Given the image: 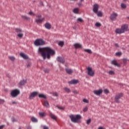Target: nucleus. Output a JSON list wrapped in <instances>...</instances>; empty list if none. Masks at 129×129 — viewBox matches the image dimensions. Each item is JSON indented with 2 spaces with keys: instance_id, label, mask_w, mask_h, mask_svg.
<instances>
[{
  "instance_id": "f257e3e1",
  "label": "nucleus",
  "mask_w": 129,
  "mask_h": 129,
  "mask_svg": "<svg viewBox=\"0 0 129 129\" xmlns=\"http://www.w3.org/2000/svg\"><path fill=\"white\" fill-rule=\"evenodd\" d=\"M38 53L41 54L42 57L45 60L46 58L50 59L51 58V55H54L55 51L50 47L39 48L38 49Z\"/></svg>"
},
{
  "instance_id": "2f4dec72",
  "label": "nucleus",
  "mask_w": 129,
  "mask_h": 129,
  "mask_svg": "<svg viewBox=\"0 0 129 129\" xmlns=\"http://www.w3.org/2000/svg\"><path fill=\"white\" fill-rule=\"evenodd\" d=\"M22 19H23V20H30V18L26 16H22Z\"/></svg>"
},
{
  "instance_id": "0eeeda50",
  "label": "nucleus",
  "mask_w": 129,
  "mask_h": 129,
  "mask_svg": "<svg viewBox=\"0 0 129 129\" xmlns=\"http://www.w3.org/2000/svg\"><path fill=\"white\" fill-rule=\"evenodd\" d=\"M43 21H44V18H42L41 15H38L36 16L35 22L37 24H41Z\"/></svg>"
},
{
  "instance_id": "6e6d98bb",
  "label": "nucleus",
  "mask_w": 129,
  "mask_h": 129,
  "mask_svg": "<svg viewBox=\"0 0 129 129\" xmlns=\"http://www.w3.org/2000/svg\"><path fill=\"white\" fill-rule=\"evenodd\" d=\"M2 102H5V100H1V103H2Z\"/></svg>"
},
{
  "instance_id": "de8ad7c7",
  "label": "nucleus",
  "mask_w": 129,
  "mask_h": 129,
  "mask_svg": "<svg viewBox=\"0 0 129 129\" xmlns=\"http://www.w3.org/2000/svg\"><path fill=\"white\" fill-rule=\"evenodd\" d=\"M29 14L31 16H32V15H33V16H35V14H34V13L30 11L29 13Z\"/></svg>"
},
{
  "instance_id": "423d86ee",
  "label": "nucleus",
  "mask_w": 129,
  "mask_h": 129,
  "mask_svg": "<svg viewBox=\"0 0 129 129\" xmlns=\"http://www.w3.org/2000/svg\"><path fill=\"white\" fill-rule=\"evenodd\" d=\"M123 94H122V93H120L117 95H116L115 97V102H116V103H119L120 101H119V99H120V98H121V97H122Z\"/></svg>"
},
{
  "instance_id": "f704fd0d",
  "label": "nucleus",
  "mask_w": 129,
  "mask_h": 129,
  "mask_svg": "<svg viewBox=\"0 0 129 129\" xmlns=\"http://www.w3.org/2000/svg\"><path fill=\"white\" fill-rule=\"evenodd\" d=\"M83 102H84L85 103H89V101H88V100H87V99H84L83 100Z\"/></svg>"
},
{
  "instance_id": "a878e982",
  "label": "nucleus",
  "mask_w": 129,
  "mask_h": 129,
  "mask_svg": "<svg viewBox=\"0 0 129 129\" xmlns=\"http://www.w3.org/2000/svg\"><path fill=\"white\" fill-rule=\"evenodd\" d=\"M97 14L98 17H102V15H103V13H102V12L101 11H99L97 12Z\"/></svg>"
},
{
  "instance_id": "aec40b11",
  "label": "nucleus",
  "mask_w": 129,
  "mask_h": 129,
  "mask_svg": "<svg viewBox=\"0 0 129 129\" xmlns=\"http://www.w3.org/2000/svg\"><path fill=\"white\" fill-rule=\"evenodd\" d=\"M66 73L70 75L73 73V70H71V69L66 68Z\"/></svg>"
},
{
  "instance_id": "5701e85b",
  "label": "nucleus",
  "mask_w": 129,
  "mask_h": 129,
  "mask_svg": "<svg viewBox=\"0 0 129 129\" xmlns=\"http://www.w3.org/2000/svg\"><path fill=\"white\" fill-rule=\"evenodd\" d=\"M49 115L50 117L52 118V119H54V120H57V117H56V116H55V115L52 114V113H50Z\"/></svg>"
},
{
  "instance_id": "37998d69",
  "label": "nucleus",
  "mask_w": 129,
  "mask_h": 129,
  "mask_svg": "<svg viewBox=\"0 0 129 129\" xmlns=\"http://www.w3.org/2000/svg\"><path fill=\"white\" fill-rule=\"evenodd\" d=\"M44 71L45 73H49V70L48 69H45L44 70Z\"/></svg>"
},
{
  "instance_id": "a211bd4d",
  "label": "nucleus",
  "mask_w": 129,
  "mask_h": 129,
  "mask_svg": "<svg viewBox=\"0 0 129 129\" xmlns=\"http://www.w3.org/2000/svg\"><path fill=\"white\" fill-rule=\"evenodd\" d=\"M20 56L21 57H22V58H23V59H29V57L28 56V55L23 52L20 53Z\"/></svg>"
},
{
  "instance_id": "412c9836",
  "label": "nucleus",
  "mask_w": 129,
  "mask_h": 129,
  "mask_svg": "<svg viewBox=\"0 0 129 129\" xmlns=\"http://www.w3.org/2000/svg\"><path fill=\"white\" fill-rule=\"evenodd\" d=\"M45 27L46 29H47V30H50L51 29L52 26L49 23H46L45 24Z\"/></svg>"
},
{
  "instance_id": "f03ea898",
  "label": "nucleus",
  "mask_w": 129,
  "mask_h": 129,
  "mask_svg": "<svg viewBox=\"0 0 129 129\" xmlns=\"http://www.w3.org/2000/svg\"><path fill=\"white\" fill-rule=\"evenodd\" d=\"M71 121L75 123L79 122L80 119H81V115H70Z\"/></svg>"
},
{
  "instance_id": "20e7f679",
  "label": "nucleus",
  "mask_w": 129,
  "mask_h": 129,
  "mask_svg": "<svg viewBox=\"0 0 129 129\" xmlns=\"http://www.w3.org/2000/svg\"><path fill=\"white\" fill-rule=\"evenodd\" d=\"M34 45H35V46H42L43 45H45V41L43 39H36L34 41Z\"/></svg>"
},
{
  "instance_id": "a19ab883",
  "label": "nucleus",
  "mask_w": 129,
  "mask_h": 129,
  "mask_svg": "<svg viewBox=\"0 0 129 129\" xmlns=\"http://www.w3.org/2000/svg\"><path fill=\"white\" fill-rule=\"evenodd\" d=\"M45 113L44 112H39V115H40V116H44Z\"/></svg>"
},
{
  "instance_id": "4c0bfd02",
  "label": "nucleus",
  "mask_w": 129,
  "mask_h": 129,
  "mask_svg": "<svg viewBox=\"0 0 129 129\" xmlns=\"http://www.w3.org/2000/svg\"><path fill=\"white\" fill-rule=\"evenodd\" d=\"M104 93H106V94H107V93H109V91L108 89H105L104 90Z\"/></svg>"
},
{
  "instance_id": "7c9ffc66",
  "label": "nucleus",
  "mask_w": 129,
  "mask_h": 129,
  "mask_svg": "<svg viewBox=\"0 0 129 129\" xmlns=\"http://www.w3.org/2000/svg\"><path fill=\"white\" fill-rule=\"evenodd\" d=\"M58 45L59 46H60V47H63V46L64 45V42L63 41H59L58 43Z\"/></svg>"
},
{
  "instance_id": "3c124183",
  "label": "nucleus",
  "mask_w": 129,
  "mask_h": 129,
  "mask_svg": "<svg viewBox=\"0 0 129 129\" xmlns=\"http://www.w3.org/2000/svg\"><path fill=\"white\" fill-rule=\"evenodd\" d=\"M78 5L79 7H82V4H81V3H79Z\"/></svg>"
},
{
  "instance_id": "72a5a7b5",
  "label": "nucleus",
  "mask_w": 129,
  "mask_h": 129,
  "mask_svg": "<svg viewBox=\"0 0 129 129\" xmlns=\"http://www.w3.org/2000/svg\"><path fill=\"white\" fill-rule=\"evenodd\" d=\"M9 59H10L11 61H15V60H16V58L14 56H9Z\"/></svg>"
},
{
  "instance_id": "9d476101",
  "label": "nucleus",
  "mask_w": 129,
  "mask_h": 129,
  "mask_svg": "<svg viewBox=\"0 0 129 129\" xmlns=\"http://www.w3.org/2000/svg\"><path fill=\"white\" fill-rule=\"evenodd\" d=\"M38 92H33L31 93L29 97V99H33L35 96H37L38 94Z\"/></svg>"
},
{
  "instance_id": "6e6552de",
  "label": "nucleus",
  "mask_w": 129,
  "mask_h": 129,
  "mask_svg": "<svg viewBox=\"0 0 129 129\" xmlns=\"http://www.w3.org/2000/svg\"><path fill=\"white\" fill-rule=\"evenodd\" d=\"M88 75H89V76H91L92 77L94 76V71L92 70V68H88Z\"/></svg>"
},
{
  "instance_id": "79ce46f5",
  "label": "nucleus",
  "mask_w": 129,
  "mask_h": 129,
  "mask_svg": "<svg viewBox=\"0 0 129 129\" xmlns=\"http://www.w3.org/2000/svg\"><path fill=\"white\" fill-rule=\"evenodd\" d=\"M11 120H12V121H13V122H15V121H17V120L14 117H12L11 118Z\"/></svg>"
},
{
  "instance_id": "4468645a",
  "label": "nucleus",
  "mask_w": 129,
  "mask_h": 129,
  "mask_svg": "<svg viewBox=\"0 0 129 129\" xmlns=\"http://www.w3.org/2000/svg\"><path fill=\"white\" fill-rule=\"evenodd\" d=\"M77 83H79V81L78 80L73 79L69 82V84L75 85L77 84Z\"/></svg>"
},
{
  "instance_id": "f3484780",
  "label": "nucleus",
  "mask_w": 129,
  "mask_h": 129,
  "mask_svg": "<svg viewBox=\"0 0 129 129\" xmlns=\"http://www.w3.org/2000/svg\"><path fill=\"white\" fill-rule=\"evenodd\" d=\"M75 49H80V48H82V45L80 43H76L74 45Z\"/></svg>"
},
{
  "instance_id": "c9c22d12",
  "label": "nucleus",
  "mask_w": 129,
  "mask_h": 129,
  "mask_svg": "<svg viewBox=\"0 0 129 129\" xmlns=\"http://www.w3.org/2000/svg\"><path fill=\"white\" fill-rule=\"evenodd\" d=\"M64 90H65V91H66V92H68V93H69V92H70V89H69L68 88H64Z\"/></svg>"
},
{
  "instance_id": "e433bc0d",
  "label": "nucleus",
  "mask_w": 129,
  "mask_h": 129,
  "mask_svg": "<svg viewBox=\"0 0 129 129\" xmlns=\"http://www.w3.org/2000/svg\"><path fill=\"white\" fill-rule=\"evenodd\" d=\"M109 75H114V72L113 71H110L109 72Z\"/></svg>"
},
{
  "instance_id": "39448f33",
  "label": "nucleus",
  "mask_w": 129,
  "mask_h": 129,
  "mask_svg": "<svg viewBox=\"0 0 129 129\" xmlns=\"http://www.w3.org/2000/svg\"><path fill=\"white\" fill-rule=\"evenodd\" d=\"M20 90H18V89H15L13 90L11 92V96H12V97H17V96L18 95H19V94H20Z\"/></svg>"
},
{
  "instance_id": "9b49d317",
  "label": "nucleus",
  "mask_w": 129,
  "mask_h": 129,
  "mask_svg": "<svg viewBox=\"0 0 129 129\" xmlns=\"http://www.w3.org/2000/svg\"><path fill=\"white\" fill-rule=\"evenodd\" d=\"M117 16H118L117 13H113L111 14L110 19V20H111V21H115V20H116V17H117Z\"/></svg>"
},
{
  "instance_id": "7ed1b4c3",
  "label": "nucleus",
  "mask_w": 129,
  "mask_h": 129,
  "mask_svg": "<svg viewBox=\"0 0 129 129\" xmlns=\"http://www.w3.org/2000/svg\"><path fill=\"white\" fill-rule=\"evenodd\" d=\"M15 31L18 34V35H17L18 37L19 38H20V39H22V38H23V37L24 36V33H23L24 31L22 30V29H21L20 28H16Z\"/></svg>"
},
{
  "instance_id": "473e14b6",
  "label": "nucleus",
  "mask_w": 129,
  "mask_h": 129,
  "mask_svg": "<svg viewBox=\"0 0 129 129\" xmlns=\"http://www.w3.org/2000/svg\"><path fill=\"white\" fill-rule=\"evenodd\" d=\"M44 103L46 107H50V105H49V103L48 102V101H45Z\"/></svg>"
},
{
  "instance_id": "a18cd8bd",
  "label": "nucleus",
  "mask_w": 129,
  "mask_h": 129,
  "mask_svg": "<svg viewBox=\"0 0 129 129\" xmlns=\"http://www.w3.org/2000/svg\"><path fill=\"white\" fill-rule=\"evenodd\" d=\"M78 22H83V20L82 19V18H78Z\"/></svg>"
},
{
  "instance_id": "864d4df0",
  "label": "nucleus",
  "mask_w": 129,
  "mask_h": 129,
  "mask_svg": "<svg viewBox=\"0 0 129 129\" xmlns=\"http://www.w3.org/2000/svg\"><path fill=\"white\" fill-rule=\"evenodd\" d=\"M98 129H105V128H104L103 127L100 126V127H99Z\"/></svg>"
},
{
  "instance_id": "2eb2a0df",
  "label": "nucleus",
  "mask_w": 129,
  "mask_h": 129,
  "mask_svg": "<svg viewBox=\"0 0 129 129\" xmlns=\"http://www.w3.org/2000/svg\"><path fill=\"white\" fill-rule=\"evenodd\" d=\"M57 61H58V62H60V63H64L65 62V59H64V58L60 57V56H58L56 58Z\"/></svg>"
},
{
  "instance_id": "cd10ccee",
  "label": "nucleus",
  "mask_w": 129,
  "mask_h": 129,
  "mask_svg": "<svg viewBox=\"0 0 129 129\" xmlns=\"http://www.w3.org/2000/svg\"><path fill=\"white\" fill-rule=\"evenodd\" d=\"M84 51L86 52L87 53H88L89 54H92V51L89 49H84Z\"/></svg>"
},
{
  "instance_id": "ddd939ff",
  "label": "nucleus",
  "mask_w": 129,
  "mask_h": 129,
  "mask_svg": "<svg viewBox=\"0 0 129 129\" xmlns=\"http://www.w3.org/2000/svg\"><path fill=\"white\" fill-rule=\"evenodd\" d=\"M102 92H103V91L102 90V89H99L98 90H95L93 92L94 94H95L96 95H98V96L100 95V94H102Z\"/></svg>"
},
{
  "instance_id": "ea45409f",
  "label": "nucleus",
  "mask_w": 129,
  "mask_h": 129,
  "mask_svg": "<svg viewBox=\"0 0 129 129\" xmlns=\"http://www.w3.org/2000/svg\"><path fill=\"white\" fill-rule=\"evenodd\" d=\"M91 122V119H89L87 120V124H89Z\"/></svg>"
},
{
  "instance_id": "0e129e2a",
  "label": "nucleus",
  "mask_w": 129,
  "mask_h": 129,
  "mask_svg": "<svg viewBox=\"0 0 129 129\" xmlns=\"http://www.w3.org/2000/svg\"><path fill=\"white\" fill-rule=\"evenodd\" d=\"M123 1H124V2H126V1H127V0H123Z\"/></svg>"
},
{
  "instance_id": "c756f323",
  "label": "nucleus",
  "mask_w": 129,
  "mask_h": 129,
  "mask_svg": "<svg viewBox=\"0 0 129 129\" xmlns=\"http://www.w3.org/2000/svg\"><path fill=\"white\" fill-rule=\"evenodd\" d=\"M95 26H96V27H97V28H99V27H101V23L96 22Z\"/></svg>"
},
{
  "instance_id": "c03bdc74",
  "label": "nucleus",
  "mask_w": 129,
  "mask_h": 129,
  "mask_svg": "<svg viewBox=\"0 0 129 129\" xmlns=\"http://www.w3.org/2000/svg\"><path fill=\"white\" fill-rule=\"evenodd\" d=\"M87 110H88V108H87V107H86L84 109H83V111L84 112H86V111H87Z\"/></svg>"
},
{
  "instance_id": "052dcab7",
  "label": "nucleus",
  "mask_w": 129,
  "mask_h": 129,
  "mask_svg": "<svg viewBox=\"0 0 129 129\" xmlns=\"http://www.w3.org/2000/svg\"><path fill=\"white\" fill-rule=\"evenodd\" d=\"M40 5H41V6H43V2H41V3H40Z\"/></svg>"
},
{
  "instance_id": "09e8293b",
  "label": "nucleus",
  "mask_w": 129,
  "mask_h": 129,
  "mask_svg": "<svg viewBox=\"0 0 129 129\" xmlns=\"http://www.w3.org/2000/svg\"><path fill=\"white\" fill-rule=\"evenodd\" d=\"M53 95L54 96H58V93H54L53 94Z\"/></svg>"
},
{
  "instance_id": "680f3d73",
  "label": "nucleus",
  "mask_w": 129,
  "mask_h": 129,
  "mask_svg": "<svg viewBox=\"0 0 129 129\" xmlns=\"http://www.w3.org/2000/svg\"><path fill=\"white\" fill-rule=\"evenodd\" d=\"M127 19H128V20H129V16L127 17Z\"/></svg>"
},
{
  "instance_id": "69168bd1",
  "label": "nucleus",
  "mask_w": 129,
  "mask_h": 129,
  "mask_svg": "<svg viewBox=\"0 0 129 129\" xmlns=\"http://www.w3.org/2000/svg\"><path fill=\"white\" fill-rule=\"evenodd\" d=\"M0 129H1V126H0Z\"/></svg>"
},
{
  "instance_id": "58836bf2",
  "label": "nucleus",
  "mask_w": 129,
  "mask_h": 129,
  "mask_svg": "<svg viewBox=\"0 0 129 129\" xmlns=\"http://www.w3.org/2000/svg\"><path fill=\"white\" fill-rule=\"evenodd\" d=\"M115 54L116 56H121L122 53L121 52H116Z\"/></svg>"
},
{
  "instance_id": "b1692460",
  "label": "nucleus",
  "mask_w": 129,
  "mask_h": 129,
  "mask_svg": "<svg viewBox=\"0 0 129 129\" xmlns=\"http://www.w3.org/2000/svg\"><path fill=\"white\" fill-rule=\"evenodd\" d=\"M26 82L25 80H21L20 81V82H19V84L20 85H21V86H23L24 85H25V84H26Z\"/></svg>"
},
{
  "instance_id": "1a4fd4ad",
  "label": "nucleus",
  "mask_w": 129,
  "mask_h": 129,
  "mask_svg": "<svg viewBox=\"0 0 129 129\" xmlns=\"http://www.w3.org/2000/svg\"><path fill=\"white\" fill-rule=\"evenodd\" d=\"M121 29L123 32H127L128 31V25L127 24H124L121 26Z\"/></svg>"
},
{
  "instance_id": "f8f14e48",
  "label": "nucleus",
  "mask_w": 129,
  "mask_h": 129,
  "mask_svg": "<svg viewBox=\"0 0 129 129\" xmlns=\"http://www.w3.org/2000/svg\"><path fill=\"white\" fill-rule=\"evenodd\" d=\"M99 8V6H98V5L95 4L93 6V11L95 14H97V12H98V9Z\"/></svg>"
},
{
  "instance_id": "4d7b16f0",
  "label": "nucleus",
  "mask_w": 129,
  "mask_h": 129,
  "mask_svg": "<svg viewBox=\"0 0 129 129\" xmlns=\"http://www.w3.org/2000/svg\"><path fill=\"white\" fill-rule=\"evenodd\" d=\"M12 103L13 104H17V102H13Z\"/></svg>"
},
{
  "instance_id": "bf43d9fd",
  "label": "nucleus",
  "mask_w": 129,
  "mask_h": 129,
  "mask_svg": "<svg viewBox=\"0 0 129 129\" xmlns=\"http://www.w3.org/2000/svg\"><path fill=\"white\" fill-rule=\"evenodd\" d=\"M31 66V64L29 63L27 65V67H30Z\"/></svg>"
},
{
  "instance_id": "c85d7f7f",
  "label": "nucleus",
  "mask_w": 129,
  "mask_h": 129,
  "mask_svg": "<svg viewBox=\"0 0 129 129\" xmlns=\"http://www.w3.org/2000/svg\"><path fill=\"white\" fill-rule=\"evenodd\" d=\"M31 120L33 121V122H38V119H37V118H35L34 117H32L31 118Z\"/></svg>"
},
{
  "instance_id": "393cba45",
  "label": "nucleus",
  "mask_w": 129,
  "mask_h": 129,
  "mask_svg": "<svg viewBox=\"0 0 129 129\" xmlns=\"http://www.w3.org/2000/svg\"><path fill=\"white\" fill-rule=\"evenodd\" d=\"M120 6L121 9H123L124 10H125V9H126V4L124 3H121Z\"/></svg>"
},
{
  "instance_id": "e2e57ef3",
  "label": "nucleus",
  "mask_w": 129,
  "mask_h": 129,
  "mask_svg": "<svg viewBox=\"0 0 129 129\" xmlns=\"http://www.w3.org/2000/svg\"><path fill=\"white\" fill-rule=\"evenodd\" d=\"M83 1H84V0H81V2H83Z\"/></svg>"
},
{
  "instance_id": "13d9d810",
  "label": "nucleus",
  "mask_w": 129,
  "mask_h": 129,
  "mask_svg": "<svg viewBox=\"0 0 129 129\" xmlns=\"http://www.w3.org/2000/svg\"><path fill=\"white\" fill-rule=\"evenodd\" d=\"M4 125H1V128L2 129V128H4Z\"/></svg>"
},
{
  "instance_id": "49530a36",
  "label": "nucleus",
  "mask_w": 129,
  "mask_h": 129,
  "mask_svg": "<svg viewBox=\"0 0 129 129\" xmlns=\"http://www.w3.org/2000/svg\"><path fill=\"white\" fill-rule=\"evenodd\" d=\"M43 129H49V127H48L46 125H43Z\"/></svg>"
},
{
  "instance_id": "dca6fc26",
  "label": "nucleus",
  "mask_w": 129,
  "mask_h": 129,
  "mask_svg": "<svg viewBox=\"0 0 129 129\" xmlns=\"http://www.w3.org/2000/svg\"><path fill=\"white\" fill-rule=\"evenodd\" d=\"M111 64H112L113 65H114L115 66H117V67H120V64H119L117 63V61H116V60H112L111 61Z\"/></svg>"
},
{
  "instance_id": "6ab92c4d",
  "label": "nucleus",
  "mask_w": 129,
  "mask_h": 129,
  "mask_svg": "<svg viewBox=\"0 0 129 129\" xmlns=\"http://www.w3.org/2000/svg\"><path fill=\"white\" fill-rule=\"evenodd\" d=\"M123 33H124V32L122 31V30L121 29V28L116 29V30H115V33L116 34H123Z\"/></svg>"
},
{
  "instance_id": "bb28decb",
  "label": "nucleus",
  "mask_w": 129,
  "mask_h": 129,
  "mask_svg": "<svg viewBox=\"0 0 129 129\" xmlns=\"http://www.w3.org/2000/svg\"><path fill=\"white\" fill-rule=\"evenodd\" d=\"M79 12V9L78 8H75L73 10V13H74V14H78Z\"/></svg>"
},
{
  "instance_id": "8fccbe9b",
  "label": "nucleus",
  "mask_w": 129,
  "mask_h": 129,
  "mask_svg": "<svg viewBox=\"0 0 129 129\" xmlns=\"http://www.w3.org/2000/svg\"><path fill=\"white\" fill-rule=\"evenodd\" d=\"M58 109H61L62 110H63L64 107H58Z\"/></svg>"
},
{
  "instance_id": "4be33fe9",
  "label": "nucleus",
  "mask_w": 129,
  "mask_h": 129,
  "mask_svg": "<svg viewBox=\"0 0 129 129\" xmlns=\"http://www.w3.org/2000/svg\"><path fill=\"white\" fill-rule=\"evenodd\" d=\"M38 96L39 98H44V99H46V98H47V96L44 94H39Z\"/></svg>"
},
{
  "instance_id": "5fc2aeb1",
  "label": "nucleus",
  "mask_w": 129,
  "mask_h": 129,
  "mask_svg": "<svg viewBox=\"0 0 129 129\" xmlns=\"http://www.w3.org/2000/svg\"><path fill=\"white\" fill-rule=\"evenodd\" d=\"M115 47H118V44L117 43L115 44Z\"/></svg>"
},
{
  "instance_id": "603ef678",
  "label": "nucleus",
  "mask_w": 129,
  "mask_h": 129,
  "mask_svg": "<svg viewBox=\"0 0 129 129\" xmlns=\"http://www.w3.org/2000/svg\"><path fill=\"white\" fill-rule=\"evenodd\" d=\"M73 92L74 93V94H77V93H78V92H77L76 91H73Z\"/></svg>"
}]
</instances>
